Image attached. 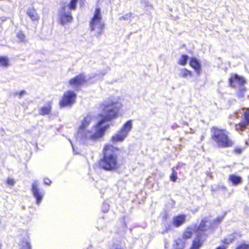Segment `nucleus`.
I'll list each match as a JSON object with an SVG mask.
<instances>
[{
	"label": "nucleus",
	"mask_w": 249,
	"mask_h": 249,
	"mask_svg": "<svg viewBox=\"0 0 249 249\" xmlns=\"http://www.w3.org/2000/svg\"><path fill=\"white\" fill-rule=\"evenodd\" d=\"M170 230V228L169 226H168V227H166L162 232L161 233L162 234H164L165 233H167Z\"/></svg>",
	"instance_id": "obj_35"
},
{
	"label": "nucleus",
	"mask_w": 249,
	"mask_h": 249,
	"mask_svg": "<svg viewBox=\"0 0 249 249\" xmlns=\"http://www.w3.org/2000/svg\"><path fill=\"white\" fill-rule=\"evenodd\" d=\"M17 37L20 42H23L25 41V36L24 34L21 32H19L17 34Z\"/></svg>",
	"instance_id": "obj_27"
},
{
	"label": "nucleus",
	"mask_w": 249,
	"mask_h": 249,
	"mask_svg": "<svg viewBox=\"0 0 249 249\" xmlns=\"http://www.w3.org/2000/svg\"><path fill=\"white\" fill-rule=\"evenodd\" d=\"M0 249H1V245L0 244Z\"/></svg>",
	"instance_id": "obj_40"
},
{
	"label": "nucleus",
	"mask_w": 249,
	"mask_h": 249,
	"mask_svg": "<svg viewBox=\"0 0 249 249\" xmlns=\"http://www.w3.org/2000/svg\"><path fill=\"white\" fill-rule=\"evenodd\" d=\"M125 133H124L120 130L117 133L115 134L112 136L111 141L114 143L122 142L124 140V138L126 137Z\"/></svg>",
	"instance_id": "obj_15"
},
{
	"label": "nucleus",
	"mask_w": 249,
	"mask_h": 249,
	"mask_svg": "<svg viewBox=\"0 0 249 249\" xmlns=\"http://www.w3.org/2000/svg\"><path fill=\"white\" fill-rule=\"evenodd\" d=\"M249 124L243 120L235 124V129L237 131H244Z\"/></svg>",
	"instance_id": "obj_21"
},
{
	"label": "nucleus",
	"mask_w": 249,
	"mask_h": 249,
	"mask_svg": "<svg viewBox=\"0 0 249 249\" xmlns=\"http://www.w3.org/2000/svg\"><path fill=\"white\" fill-rule=\"evenodd\" d=\"M234 152L236 154H239L242 152V149L240 147H235L234 149Z\"/></svg>",
	"instance_id": "obj_34"
},
{
	"label": "nucleus",
	"mask_w": 249,
	"mask_h": 249,
	"mask_svg": "<svg viewBox=\"0 0 249 249\" xmlns=\"http://www.w3.org/2000/svg\"><path fill=\"white\" fill-rule=\"evenodd\" d=\"M25 94H26V91L24 90H22L16 92L15 93V95L16 96H18L19 98H20Z\"/></svg>",
	"instance_id": "obj_31"
},
{
	"label": "nucleus",
	"mask_w": 249,
	"mask_h": 249,
	"mask_svg": "<svg viewBox=\"0 0 249 249\" xmlns=\"http://www.w3.org/2000/svg\"><path fill=\"white\" fill-rule=\"evenodd\" d=\"M6 183L10 186H13L15 184V181L14 179L12 178H8L6 180Z\"/></svg>",
	"instance_id": "obj_32"
},
{
	"label": "nucleus",
	"mask_w": 249,
	"mask_h": 249,
	"mask_svg": "<svg viewBox=\"0 0 249 249\" xmlns=\"http://www.w3.org/2000/svg\"><path fill=\"white\" fill-rule=\"evenodd\" d=\"M117 103L114 102H107L101 105L103 114L99 116L103 118L96 124V127L99 128L96 131L95 134L91 135L90 138L96 139L102 137L105 131L108 127L109 125H106L105 126L101 127V125L105 122H108L116 118L118 116V107Z\"/></svg>",
	"instance_id": "obj_2"
},
{
	"label": "nucleus",
	"mask_w": 249,
	"mask_h": 249,
	"mask_svg": "<svg viewBox=\"0 0 249 249\" xmlns=\"http://www.w3.org/2000/svg\"><path fill=\"white\" fill-rule=\"evenodd\" d=\"M226 247L225 246H219L217 247L215 249H226Z\"/></svg>",
	"instance_id": "obj_38"
},
{
	"label": "nucleus",
	"mask_w": 249,
	"mask_h": 249,
	"mask_svg": "<svg viewBox=\"0 0 249 249\" xmlns=\"http://www.w3.org/2000/svg\"><path fill=\"white\" fill-rule=\"evenodd\" d=\"M31 190L34 196L36 198V202L39 204L42 200L43 197V194L40 190L38 184L36 181L33 182L32 185Z\"/></svg>",
	"instance_id": "obj_10"
},
{
	"label": "nucleus",
	"mask_w": 249,
	"mask_h": 249,
	"mask_svg": "<svg viewBox=\"0 0 249 249\" xmlns=\"http://www.w3.org/2000/svg\"><path fill=\"white\" fill-rule=\"evenodd\" d=\"M76 94L72 90H67L63 94L61 99L59 101V106L61 108L71 107L75 102Z\"/></svg>",
	"instance_id": "obj_6"
},
{
	"label": "nucleus",
	"mask_w": 249,
	"mask_h": 249,
	"mask_svg": "<svg viewBox=\"0 0 249 249\" xmlns=\"http://www.w3.org/2000/svg\"><path fill=\"white\" fill-rule=\"evenodd\" d=\"M188 59V56L187 54H182L181 55L178 63L180 65L185 66L187 64Z\"/></svg>",
	"instance_id": "obj_26"
},
{
	"label": "nucleus",
	"mask_w": 249,
	"mask_h": 249,
	"mask_svg": "<svg viewBox=\"0 0 249 249\" xmlns=\"http://www.w3.org/2000/svg\"><path fill=\"white\" fill-rule=\"evenodd\" d=\"M87 82L86 77L84 73H80L72 78L69 81V84L71 87L75 90H78L81 86L84 85Z\"/></svg>",
	"instance_id": "obj_7"
},
{
	"label": "nucleus",
	"mask_w": 249,
	"mask_h": 249,
	"mask_svg": "<svg viewBox=\"0 0 249 249\" xmlns=\"http://www.w3.org/2000/svg\"><path fill=\"white\" fill-rule=\"evenodd\" d=\"M190 67L193 68L196 73L199 74L201 71V64L199 61L196 57H191L189 62Z\"/></svg>",
	"instance_id": "obj_13"
},
{
	"label": "nucleus",
	"mask_w": 249,
	"mask_h": 249,
	"mask_svg": "<svg viewBox=\"0 0 249 249\" xmlns=\"http://www.w3.org/2000/svg\"><path fill=\"white\" fill-rule=\"evenodd\" d=\"M22 249H31L29 243L26 241L25 242L24 244L22 247Z\"/></svg>",
	"instance_id": "obj_33"
},
{
	"label": "nucleus",
	"mask_w": 249,
	"mask_h": 249,
	"mask_svg": "<svg viewBox=\"0 0 249 249\" xmlns=\"http://www.w3.org/2000/svg\"><path fill=\"white\" fill-rule=\"evenodd\" d=\"M229 180L231 182L233 185H237L241 183L242 178L239 176L231 174L229 176Z\"/></svg>",
	"instance_id": "obj_19"
},
{
	"label": "nucleus",
	"mask_w": 249,
	"mask_h": 249,
	"mask_svg": "<svg viewBox=\"0 0 249 249\" xmlns=\"http://www.w3.org/2000/svg\"><path fill=\"white\" fill-rule=\"evenodd\" d=\"M132 14L131 13H128L126 14L125 15L122 16L120 18V20H128L130 19Z\"/></svg>",
	"instance_id": "obj_30"
},
{
	"label": "nucleus",
	"mask_w": 249,
	"mask_h": 249,
	"mask_svg": "<svg viewBox=\"0 0 249 249\" xmlns=\"http://www.w3.org/2000/svg\"><path fill=\"white\" fill-rule=\"evenodd\" d=\"M132 127V123L130 120L127 121L121 128L120 130L124 133H125L126 135L128 132L130 130Z\"/></svg>",
	"instance_id": "obj_22"
},
{
	"label": "nucleus",
	"mask_w": 249,
	"mask_h": 249,
	"mask_svg": "<svg viewBox=\"0 0 249 249\" xmlns=\"http://www.w3.org/2000/svg\"><path fill=\"white\" fill-rule=\"evenodd\" d=\"M194 230L192 227H187L183 231L182 235V239L188 240L192 238L194 234Z\"/></svg>",
	"instance_id": "obj_16"
},
{
	"label": "nucleus",
	"mask_w": 249,
	"mask_h": 249,
	"mask_svg": "<svg viewBox=\"0 0 249 249\" xmlns=\"http://www.w3.org/2000/svg\"><path fill=\"white\" fill-rule=\"evenodd\" d=\"M85 1V0H70L67 4V7L71 11L74 10L76 9L78 2L80 3L81 6H83L84 5Z\"/></svg>",
	"instance_id": "obj_17"
},
{
	"label": "nucleus",
	"mask_w": 249,
	"mask_h": 249,
	"mask_svg": "<svg viewBox=\"0 0 249 249\" xmlns=\"http://www.w3.org/2000/svg\"><path fill=\"white\" fill-rule=\"evenodd\" d=\"M185 243L182 239H178L175 241L174 249H184Z\"/></svg>",
	"instance_id": "obj_23"
},
{
	"label": "nucleus",
	"mask_w": 249,
	"mask_h": 249,
	"mask_svg": "<svg viewBox=\"0 0 249 249\" xmlns=\"http://www.w3.org/2000/svg\"><path fill=\"white\" fill-rule=\"evenodd\" d=\"M92 121V117L91 115H87L84 117L81 121V124L79 127L78 132L79 133H82L85 130V129L89 126V125Z\"/></svg>",
	"instance_id": "obj_11"
},
{
	"label": "nucleus",
	"mask_w": 249,
	"mask_h": 249,
	"mask_svg": "<svg viewBox=\"0 0 249 249\" xmlns=\"http://www.w3.org/2000/svg\"><path fill=\"white\" fill-rule=\"evenodd\" d=\"M27 15L33 21L38 20L39 19V16L35 8H29L27 11Z\"/></svg>",
	"instance_id": "obj_18"
},
{
	"label": "nucleus",
	"mask_w": 249,
	"mask_h": 249,
	"mask_svg": "<svg viewBox=\"0 0 249 249\" xmlns=\"http://www.w3.org/2000/svg\"><path fill=\"white\" fill-rule=\"evenodd\" d=\"M186 221V215L184 214H179L173 217L172 225L175 227H179L183 225Z\"/></svg>",
	"instance_id": "obj_12"
},
{
	"label": "nucleus",
	"mask_w": 249,
	"mask_h": 249,
	"mask_svg": "<svg viewBox=\"0 0 249 249\" xmlns=\"http://www.w3.org/2000/svg\"><path fill=\"white\" fill-rule=\"evenodd\" d=\"M208 221L206 218H204L201 220L199 226L196 230L197 234L192 240V244L189 249H200L203 246L207 235L200 232L207 231V223Z\"/></svg>",
	"instance_id": "obj_4"
},
{
	"label": "nucleus",
	"mask_w": 249,
	"mask_h": 249,
	"mask_svg": "<svg viewBox=\"0 0 249 249\" xmlns=\"http://www.w3.org/2000/svg\"><path fill=\"white\" fill-rule=\"evenodd\" d=\"M117 147L111 144H106L102 150V157L94 165V169L106 171H115L120 168L117 152Z\"/></svg>",
	"instance_id": "obj_1"
},
{
	"label": "nucleus",
	"mask_w": 249,
	"mask_h": 249,
	"mask_svg": "<svg viewBox=\"0 0 249 249\" xmlns=\"http://www.w3.org/2000/svg\"><path fill=\"white\" fill-rule=\"evenodd\" d=\"M243 110H245L242 115L243 121L249 124V108L243 107Z\"/></svg>",
	"instance_id": "obj_25"
},
{
	"label": "nucleus",
	"mask_w": 249,
	"mask_h": 249,
	"mask_svg": "<svg viewBox=\"0 0 249 249\" xmlns=\"http://www.w3.org/2000/svg\"><path fill=\"white\" fill-rule=\"evenodd\" d=\"M235 249H249V244L246 243H242L238 245Z\"/></svg>",
	"instance_id": "obj_29"
},
{
	"label": "nucleus",
	"mask_w": 249,
	"mask_h": 249,
	"mask_svg": "<svg viewBox=\"0 0 249 249\" xmlns=\"http://www.w3.org/2000/svg\"><path fill=\"white\" fill-rule=\"evenodd\" d=\"M9 64V60L7 57L0 56V66L7 67Z\"/></svg>",
	"instance_id": "obj_24"
},
{
	"label": "nucleus",
	"mask_w": 249,
	"mask_h": 249,
	"mask_svg": "<svg viewBox=\"0 0 249 249\" xmlns=\"http://www.w3.org/2000/svg\"><path fill=\"white\" fill-rule=\"evenodd\" d=\"M211 138L216 146L220 148L231 147L234 142L230 137V132L225 128L213 126L211 128Z\"/></svg>",
	"instance_id": "obj_3"
},
{
	"label": "nucleus",
	"mask_w": 249,
	"mask_h": 249,
	"mask_svg": "<svg viewBox=\"0 0 249 249\" xmlns=\"http://www.w3.org/2000/svg\"><path fill=\"white\" fill-rule=\"evenodd\" d=\"M65 8V6H63L59 13V22L62 25L70 23L73 20L71 13L70 12H66Z\"/></svg>",
	"instance_id": "obj_8"
},
{
	"label": "nucleus",
	"mask_w": 249,
	"mask_h": 249,
	"mask_svg": "<svg viewBox=\"0 0 249 249\" xmlns=\"http://www.w3.org/2000/svg\"><path fill=\"white\" fill-rule=\"evenodd\" d=\"M170 179L173 182H176L177 180V173L176 171L173 170L170 176Z\"/></svg>",
	"instance_id": "obj_28"
},
{
	"label": "nucleus",
	"mask_w": 249,
	"mask_h": 249,
	"mask_svg": "<svg viewBox=\"0 0 249 249\" xmlns=\"http://www.w3.org/2000/svg\"><path fill=\"white\" fill-rule=\"evenodd\" d=\"M44 183L47 185H50L51 183V181L48 178H45L44 179Z\"/></svg>",
	"instance_id": "obj_36"
},
{
	"label": "nucleus",
	"mask_w": 249,
	"mask_h": 249,
	"mask_svg": "<svg viewBox=\"0 0 249 249\" xmlns=\"http://www.w3.org/2000/svg\"><path fill=\"white\" fill-rule=\"evenodd\" d=\"M235 115H236L237 118H239V114H238V113L237 112H236L235 113Z\"/></svg>",
	"instance_id": "obj_39"
},
{
	"label": "nucleus",
	"mask_w": 249,
	"mask_h": 249,
	"mask_svg": "<svg viewBox=\"0 0 249 249\" xmlns=\"http://www.w3.org/2000/svg\"><path fill=\"white\" fill-rule=\"evenodd\" d=\"M110 249H124L123 248H122L121 246H118L117 245H114V247Z\"/></svg>",
	"instance_id": "obj_37"
},
{
	"label": "nucleus",
	"mask_w": 249,
	"mask_h": 249,
	"mask_svg": "<svg viewBox=\"0 0 249 249\" xmlns=\"http://www.w3.org/2000/svg\"><path fill=\"white\" fill-rule=\"evenodd\" d=\"M52 101H49L46 105L39 109V114L41 116L49 115L52 112Z\"/></svg>",
	"instance_id": "obj_14"
},
{
	"label": "nucleus",
	"mask_w": 249,
	"mask_h": 249,
	"mask_svg": "<svg viewBox=\"0 0 249 249\" xmlns=\"http://www.w3.org/2000/svg\"><path fill=\"white\" fill-rule=\"evenodd\" d=\"M102 15L99 7L95 8L93 17L89 21V27L91 31H95L97 35L102 34L104 29L105 24L101 22Z\"/></svg>",
	"instance_id": "obj_5"
},
{
	"label": "nucleus",
	"mask_w": 249,
	"mask_h": 249,
	"mask_svg": "<svg viewBox=\"0 0 249 249\" xmlns=\"http://www.w3.org/2000/svg\"><path fill=\"white\" fill-rule=\"evenodd\" d=\"M193 76V72L186 68L180 70L179 76L183 78H187Z\"/></svg>",
	"instance_id": "obj_20"
},
{
	"label": "nucleus",
	"mask_w": 249,
	"mask_h": 249,
	"mask_svg": "<svg viewBox=\"0 0 249 249\" xmlns=\"http://www.w3.org/2000/svg\"><path fill=\"white\" fill-rule=\"evenodd\" d=\"M229 82L230 86L232 88H234L236 84L239 86L244 85L246 81L243 77L237 74H233L231 75L229 79Z\"/></svg>",
	"instance_id": "obj_9"
}]
</instances>
